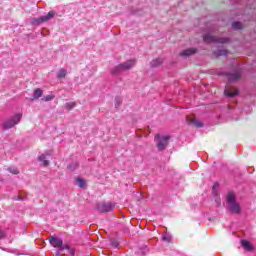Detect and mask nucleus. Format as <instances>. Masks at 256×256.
Wrapping results in <instances>:
<instances>
[{
  "label": "nucleus",
  "mask_w": 256,
  "mask_h": 256,
  "mask_svg": "<svg viewBox=\"0 0 256 256\" xmlns=\"http://www.w3.org/2000/svg\"><path fill=\"white\" fill-rule=\"evenodd\" d=\"M137 61L135 59L127 60L126 62L120 63L119 65L115 66L111 73L112 75H121V73H125V71H129L135 67Z\"/></svg>",
  "instance_id": "f257e3e1"
},
{
  "label": "nucleus",
  "mask_w": 256,
  "mask_h": 256,
  "mask_svg": "<svg viewBox=\"0 0 256 256\" xmlns=\"http://www.w3.org/2000/svg\"><path fill=\"white\" fill-rule=\"evenodd\" d=\"M226 201L231 213H234L235 215L241 213V206L235 201V193L229 192L226 196Z\"/></svg>",
  "instance_id": "f03ea898"
},
{
  "label": "nucleus",
  "mask_w": 256,
  "mask_h": 256,
  "mask_svg": "<svg viewBox=\"0 0 256 256\" xmlns=\"http://www.w3.org/2000/svg\"><path fill=\"white\" fill-rule=\"evenodd\" d=\"M204 43H216L217 45H225L229 43V38L216 37L211 34H206L203 36Z\"/></svg>",
  "instance_id": "7ed1b4c3"
},
{
  "label": "nucleus",
  "mask_w": 256,
  "mask_h": 256,
  "mask_svg": "<svg viewBox=\"0 0 256 256\" xmlns=\"http://www.w3.org/2000/svg\"><path fill=\"white\" fill-rule=\"evenodd\" d=\"M22 117H23V115H21V114H16V115L10 117L7 121H5L3 123V128L4 129H13V127H15V125H19Z\"/></svg>",
  "instance_id": "20e7f679"
},
{
  "label": "nucleus",
  "mask_w": 256,
  "mask_h": 256,
  "mask_svg": "<svg viewBox=\"0 0 256 256\" xmlns=\"http://www.w3.org/2000/svg\"><path fill=\"white\" fill-rule=\"evenodd\" d=\"M170 138V136H161L159 134L155 135L156 146L158 147L159 151L165 150L167 145H169Z\"/></svg>",
  "instance_id": "39448f33"
},
{
  "label": "nucleus",
  "mask_w": 256,
  "mask_h": 256,
  "mask_svg": "<svg viewBox=\"0 0 256 256\" xmlns=\"http://www.w3.org/2000/svg\"><path fill=\"white\" fill-rule=\"evenodd\" d=\"M53 17H55V11H50L45 16H41L39 18H33L32 23L33 25H41V23H47V21H51Z\"/></svg>",
  "instance_id": "423d86ee"
},
{
  "label": "nucleus",
  "mask_w": 256,
  "mask_h": 256,
  "mask_svg": "<svg viewBox=\"0 0 256 256\" xmlns=\"http://www.w3.org/2000/svg\"><path fill=\"white\" fill-rule=\"evenodd\" d=\"M97 209L100 211V213H109L115 209V204L111 202H100L97 204Z\"/></svg>",
  "instance_id": "0eeeda50"
},
{
  "label": "nucleus",
  "mask_w": 256,
  "mask_h": 256,
  "mask_svg": "<svg viewBox=\"0 0 256 256\" xmlns=\"http://www.w3.org/2000/svg\"><path fill=\"white\" fill-rule=\"evenodd\" d=\"M49 241L52 247L56 249H69L68 245L63 246V240L59 237L52 236Z\"/></svg>",
  "instance_id": "6e6552de"
},
{
  "label": "nucleus",
  "mask_w": 256,
  "mask_h": 256,
  "mask_svg": "<svg viewBox=\"0 0 256 256\" xmlns=\"http://www.w3.org/2000/svg\"><path fill=\"white\" fill-rule=\"evenodd\" d=\"M222 75H226V77H228V81L230 83H233L234 81H239V78L241 77L242 73L241 70H237L234 73L223 72Z\"/></svg>",
  "instance_id": "1a4fd4ad"
},
{
  "label": "nucleus",
  "mask_w": 256,
  "mask_h": 256,
  "mask_svg": "<svg viewBox=\"0 0 256 256\" xmlns=\"http://www.w3.org/2000/svg\"><path fill=\"white\" fill-rule=\"evenodd\" d=\"M49 157H51V151H47L45 154H41L38 157V161L43 167H49Z\"/></svg>",
  "instance_id": "9d476101"
},
{
  "label": "nucleus",
  "mask_w": 256,
  "mask_h": 256,
  "mask_svg": "<svg viewBox=\"0 0 256 256\" xmlns=\"http://www.w3.org/2000/svg\"><path fill=\"white\" fill-rule=\"evenodd\" d=\"M195 53H197V49L196 48H188L186 50H183L180 55L181 57H190V55H195Z\"/></svg>",
  "instance_id": "9b49d317"
},
{
  "label": "nucleus",
  "mask_w": 256,
  "mask_h": 256,
  "mask_svg": "<svg viewBox=\"0 0 256 256\" xmlns=\"http://www.w3.org/2000/svg\"><path fill=\"white\" fill-rule=\"evenodd\" d=\"M41 97H43V90L41 88H37L36 90H34V93L32 95V101Z\"/></svg>",
  "instance_id": "f8f14e48"
},
{
  "label": "nucleus",
  "mask_w": 256,
  "mask_h": 256,
  "mask_svg": "<svg viewBox=\"0 0 256 256\" xmlns=\"http://www.w3.org/2000/svg\"><path fill=\"white\" fill-rule=\"evenodd\" d=\"M224 93L227 97H236V95H239V90H234V92H232L231 89L226 88Z\"/></svg>",
  "instance_id": "ddd939ff"
},
{
  "label": "nucleus",
  "mask_w": 256,
  "mask_h": 256,
  "mask_svg": "<svg viewBox=\"0 0 256 256\" xmlns=\"http://www.w3.org/2000/svg\"><path fill=\"white\" fill-rule=\"evenodd\" d=\"M241 245L246 251H253V246H251V243H249V241L242 240Z\"/></svg>",
  "instance_id": "4468645a"
},
{
  "label": "nucleus",
  "mask_w": 256,
  "mask_h": 256,
  "mask_svg": "<svg viewBox=\"0 0 256 256\" xmlns=\"http://www.w3.org/2000/svg\"><path fill=\"white\" fill-rule=\"evenodd\" d=\"M163 63V58H156L150 62L151 67H159Z\"/></svg>",
  "instance_id": "2eb2a0df"
},
{
  "label": "nucleus",
  "mask_w": 256,
  "mask_h": 256,
  "mask_svg": "<svg viewBox=\"0 0 256 256\" xmlns=\"http://www.w3.org/2000/svg\"><path fill=\"white\" fill-rule=\"evenodd\" d=\"M67 77V70L65 68H61L57 73L58 79H65Z\"/></svg>",
  "instance_id": "dca6fc26"
},
{
  "label": "nucleus",
  "mask_w": 256,
  "mask_h": 256,
  "mask_svg": "<svg viewBox=\"0 0 256 256\" xmlns=\"http://www.w3.org/2000/svg\"><path fill=\"white\" fill-rule=\"evenodd\" d=\"M227 53H228L227 50H217V51L214 52V55L216 57H223V56H226Z\"/></svg>",
  "instance_id": "f3484780"
},
{
  "label": "nucleus",
  "mask_w": 256,
  "mask_h": 256,
  "mask_svg": "<svg viewBox=\"0 0 256 256\" xmlns=\"http://www.w3.org/2000/svg\"><path fill=\"white\" fill-rule=\"evenodd\" d=\"M79 168V163L77 162H72L69 166L68 169L70 171H76Z\"/></svg>",
  "instance_id": "a211bd4d"
},
{
  "label": "nucleus",
  "mask_w": 256,
  "mask_h": 256,
  "mask_svg": "<svg viewBox=\"0 0 256 256\" xmlns=\"http://www.w3.org/2000/svg\"><path fill=\"white\" fill-rule=\"evenodd\" d=\"M219 191V182L214 183L212 187V193L217 197Z\"/></svg>",
  "instance_id": "6ab92c4d"
},
{
  "label": "nucleus",
  "mask_w": 256,
  "mask_h": 256,
  "mask_svg": "<svg viewBox=\"0 0 256 256\" xmlns=\"http://www.w3.org/2000/svg\"><path fill=\"white\" fill-rule=\"evenodd\" d=\"M190 123H192V125H194L195 127H203V122H199L196 119H191Z\"/></svg>",
  "instance_id": "aec40b11"
},
{
  "label": "nucleus",
  "mask_w": 256,
  "mask_h": 256,
  "mask_svg": "<svg viewBox=\"0 0 256 256\" xmlns=\"http://www.w3.org/2000/svg\"><path fill=\"white\" fill-rule=\"evenodd\" d=\"M232 27L233 29H243V24L241 22H233Z\"/></svg>",
  "instance_id": "412c9836"
},
{
  "label": "nucleus",
  "mask_w": 256,
  "mask_h": 256,
  "mask_svg": "<svg viewBox=\"0 0 256 256\" xmlns=\"http://www.w3.org/2000/svg\"><path fill=\"white\" fill-rule=\"evenodd\" d=\"M77 104L75 102H68L65 104V108L68 109L70 111V109L75 108Z\"/></svg>",
  "instance_id": "4be33fe9"
},
{
  "label": "nucleus",
  "mask_w": 256,
  "mask_h": 256,
  "mask_svg": "<svg viewBox=\"0 0 256 256\" xmlns=\"http://www.w3.org/2000/svg\"><path fill=\"white\" fill-rule=\"evenodd\" d=\"M9 173H12V175H19V170L16 167H10L8 168Z\"/></svg>",
  "instance_id": "5701e85b"
},
{
  "label": "nucleus",
  "mask_w": 256,
  "mask_h": 256,
  "mask_svg": "<svg viewBox=\"0 0 256 256\" xmlns=\"http://www.w3.org/2000/svg\"><path fill=\"white\" fill-rule=\"evenodd\" d=\"M77 185L78 187H80L81 189H83V187H85V180L78 178L77 179Z\"/></svg>",
  "instance_id": "b1692460"
},
{
  "label": "nucleus",
  "mask_w": 256,
  "mask_h": 256,
  "mask_svg": "<svg viewBox=\"0 0 256 256\" xmlns=\"http://www.w3.org/2000/svg\"><path fill=\"white\" fill-rule=\"evenodd\" d=\"M53 99H55L54 95H46L42 98V101H53Z\"/></svg>",
  "instance_id": "393cba45"
},
{
  "label": "nucleus",
  "mask_w": 256,
  "mask_h": 256,
  "mask_svg": "<svg viewBox=\"0 0 256 256\" xmlns=\"http://www.w3.org/2000/svg\"><path fill=\"white\" fill-rule=\"evenodd\" d=\"M162 239L163 241H166V243H171L172 238H171V235L166 234L162 237Z\"/></svg>",
  "instance_id": "a878e982"
},
{
  "label": "nucleus",
  "mask_w": 256,
  "mask_h": 256,
  "mask_svg": "<svg viewBox=\"0 0 256 256\" xmlns=\"http://www.w3.org/2000/svg\"><path fill=\"white\" fill-rule=\"evenodd\" d=\"M3 237H5V232H3L2 230H0V239H3Z\"/></svg>",
  "instance_id": "bb28decb"
},
{
  "label": "nucleus",
  "mask_w": 256,
  "mask_h": 256,
  "mask_svg": "<svg viewBox=\"0 0 256 256\" xmlns=\"http://www.w3.org/2000/svg\"><path fill=\"white\" fill-rule=\"evenodd\" d=\"M216 203H218V205H221V200L220 199H216Z\"/></svg>",
  "instance_id": "cd10ccee"
},
{
  "label": "nucleus",
  "mask_w": 256,
  "mask_h": 256,
  "mask_svg": "<svg viewBox=\"0 0 256 256\" xmlns=\"http://www.w3.org/2000/svg\"><path fill=\"white\" fill-rule=\"evenodd\" d=\"M120 102H116L115 107H119Z\"/></svg>",
  "instance_id": "c85d7f7f"
},
{
  "label": "nucleus",
  "mask_w": 256,
  "mask_h": 256,
  "mask_svg": "<svg viewBox=\"0 0 256 256\" xmlns=\"http://www.w3.org/2000/svg\"><path fill=\"white\" fill-rule=\"evenodd\" d=\"M144 251H149V249H147V247L144 248Z\"/></svg>",
  "instance_id": "c756f323"
},
{
  "label": "nucleus",
  "mask_w": 256,
  "mask_h": 256,
  "mask_svg": "<svg viewBox=\"0 0 256 256\" xmlns=\"http://www.w3.org/2000/svg\"><path fill=\"white\" fill-rule=\"evenodd\" d=\"M17 201H21V198L18 197V198H17Z\"/></svg>",
  "instance_id": "7c9ffc66"
},
{
  "label": "nucleus",
  "mask_w": 256,
  "mask_h": 256,
  "mask_svg": "<svg viewBox=\"0 0 256 256\" xmlns=\"http://www.w3.org/2000/svg\"><path fill=\"white\" fill-rule=\"evenodd\" d=\"M114 246L117 247V243H115Z\"/></svg>",
  "instance_id": "2f4dec72"
}]
</instances>
